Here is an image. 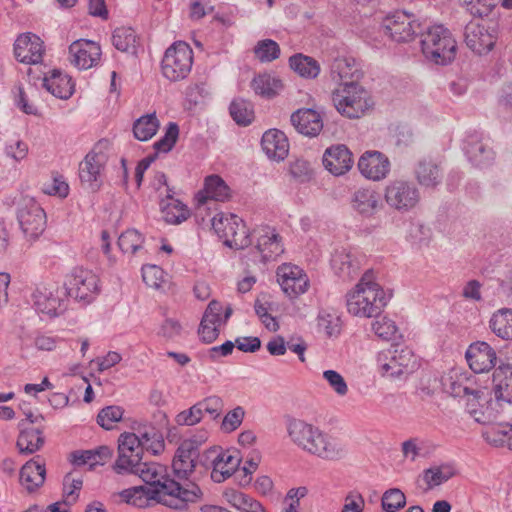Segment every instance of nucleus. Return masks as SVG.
I'll list each match as a JSON object with an SVG mask.
<instances>
[{"label":"nucleus","mask_w":512,"mask_h":512,"mask_svg":"<svg viewBox=\"0 0 512 512\" xmlns=\"http://www.w3.org/2000/svg\"><path fill=\"white\" fill-rule=\"evenodd\" d=\"M155 181L157 190L165 187V197L168 201H170L167 204H164V199L161 201V206L166 222L170 224H180L185 221L189 217V210L182 202L173 198L174 192L167 185L166 175L162 172H158L155 176Z\"/></svg>","instance_id":"a211bd4d"},{"label":"nucleus","mask_w":512,"mask_h":512,"mask_svg":"<svg viewBox=\"0 0 512 512\" xmlns=\"http://www.w3.org/2000/svg\"><path fill=\"white\" fill-rule=\"evenodd\" d=\"M230 197V188L219 175H210L206 177L204 189L198 194L200 203H204L206 199L215 201H226Z\"/></svg>","instance_id":"ea45409f"},{"label":"nucleus","mask_w":512,"mask_h":512,"mask_svg":"<svg viewBox=\"0 0 512 512\" xmlns=\"http://www.w3.org/2000/svg\"><path fill=\"white\" fill-rule=\"evenodd\" d=\"M143 447L136 433L124 432L118 438V457L113 465L117 474H130L142 462Z\"/></svg>","instance_id":"f8f14e48"},{"label":"nucleus","mask_w":512,"mask_h":512,"mask_svg":"<svg viewBox=\"0 0 512 512\" xmlns=\"http://www.w3.org/2000/svg\"><path fill=\"white\" fill-rule=\"evenodd\" d=\"M330 76L332 80L341 84H359L363 77V71L360 64L348 56L337 57L330 66Z\"/></svg>","instance_id":"5701e85b"},{"label":"nucleus","mask_w":512,"mask_h":512,"mask_svg":"<svg viewBox=\"0 0 512 512\" xmlns=\"http://www.w3.org/2000/svg\"><path fill=\"white\" fill-rule=\"evenodd\" d=\"M203 418L202 410L197 402L187 410H183L175 417L178 425L193 426L198 424Z\"/></svg>","instance_id":"69168bd1"},{"label":"nucleus","mask_w":512,"mask_h":512,"mask_svg":"<svg viewBox=\"0 0 512 512\" xmlns=\"http://www.w3.org/2000/svg\"><path fill=\"white\" fill-rule=\"evenodd\" d=\"M290 440L303 451L323 460L335 461L343 458L346 451L343 445L318 427L304 420L289 418L286 423Z\"/></svg>","instance_id":"f03ea898"},{"label":"nucleus","mask_w":512,"mask_h":512,"mask_svg":"<svg viewBox=\"0 0 512 512\" xmlns=\"http://www.w3.org/2000/svg\"><path fill=\"white\" fill-rule=\"evenodd\" d=\"M466 359L475 373H484L491 370L497 360L495 350L484 341L472 343L466 351Z\"/></svg>","instance_id":"4be33fe9"},{"label":"nucleus","mask_w":512,"mask_h":512,"mask_svg":"<svg viewBox=\"0 0 512 512\" xmlns=\"http://www.w3.org/2000/svg\"><path fill=\"white\" fill-rule=\"evenodd\" d=\"M464 151L471 163L483 167L494 159V152L487 147L478 133L469 134L465 140Z\"/></svg>","instance_id":"2f4dec72"},{"label":"nucleus","mask_w":512,"mask_h":512,"mask_svg":"<svg viewBox=\"0 0 512 512\" xmlns=\"http://www.w3.org/2000/svg\"><path fill=\"white\" fill-rule=\"evenodd\" d=\"M137 36L131 27L116 28L112 34L114 47L122 52L136 53Z\"/></svg>","instance_id":"09e8293b"},{"label":"nucleus","mask_w":512,"mask_h":512,"mask_svg":"<svg viewBox=\"0 0 512 512\" xmlns=\"http://www.w3.org/2000/svg\"><path fill=\"white\" fill-rule=\"evenodd\" d=\"M201 443L195 438H190L184 440L177 448L172 462V470L178 482L188 480L194 472Z\"/></svg>","instance_id":"ddd939ff"},{"label":"nucleus","mask_w":512,"mask_h":512,"mask_svg":"<svg viewBox=\"0 0 512 512\" xmlns=\"http://www.w3.org/2000/svg\"><path fill=\"white\" fill-rule=\"evenodd\" d=\"M232 119L240 126H248L254 119L253 104L245 99H234L229 107Z\"/></svg>","instance_id":"de8ad7c7"},{"label":"nucleus","mask_w":512,"mask_h":512,"mask_svg":"<svg viewBox=\"0 0 512 512\" xmlns=\"http://www.w3.org/2000/svg\"><path fill=\"white\" fill-rule=\"evenodd\" d=\"M119 496L124 502L137 508L148 507L151 500L162 504L160 492L143 485L124 489L119 493Z\"/></svg>","instance_id":"72a5a7b5"},{"label":"nucleus","mask_w":512,"mask_h":512,"mask_svg":"<svg viewBox=\"0 0 512 512\" xmlns=\"http://www.w3.org/2000/svg\"><path fill=\"white\" fill-rule=\"evenodd\" d=\"M377 365L383 377L399 379L413 372L416 358L408 347L392 346L378 353Z\"/></svg>","instance_id":"0eeeda50"},{"label":"nucleus","mask_w":512,"mask_h":512,"mask_svg":"<svg viewBox=\"0 0 512 512\" xmlns=\"http://www.w3.org/2000/svg\"><path fill=\"white\" fill-rule=\"evenodd\" d=\"M144 242L143 235L136 229H127L118 238V246L124 253L135 254Z\"/></svg>","instance_id":"864d4df0"},{"label":"nucleus","mask_w":512,"mask_h":512,"mask_svg":"<svg viewBox=\"0 0 512 512\" xmlns=\"http://www.w3.org/2000/svg\"><path fill=\"white\" fill-rule=\"evenodd\" d=\"M466 11L473 17H488L500 0H460Z\"/></svg>","instance_id":"603ef678"},{"label":"nucleus","mask_w":512,"mask_h":512,"mask_svg":"<svg viewBox=\"0 0 512 512\" xmlns=\"http://www.w3.org/2000/svg\"><path fill=\"white\" fill-rule=\"evenodd\" d=\"M290 175L298 182L305 183L312 179L313 169L311 164L304 159H296L290 163Z\"/></svg>","instance_id":"680f3d73"},{"label":"nucleus","mask_w":512,"mask_h":512,"mask_svg":"<svg viewBox=\"0 0 512 512\" xmlns=\"http://www.w3.org/2000/svg\"><path fill=\"white\" fill-rule=\"evenodd\" d=\"M280 52V46L272 39L260 40L254 47L255 57L262 63L276 60L279 58Z\"/></svg>","instance_id":"3c124183"},{"label":"nucleus","mask_w":512,"mask_h":512,"mask_svg":"<svg viewBox=\"0 0 512 512\" xmlns=\"http://www.w3.org/2000/svg\"><path fill=\"white\" fill-rule=\"evenodd\" d=\"M17 218L24 235L29 239H36L45 230L46 214L33 200L20 206Z\"/></svg>","instance_id":"dca6fc26"},{"label":"nucleus","mask_w":512,"mask_h":512,"mask_svg":"<svg viewBox=\"0 0 512 512\" xmlns=\"http://www.w3.org/2000/svg\"><path fill=\"white\" fill-rule=\"evenodd\" d=\"M381 504L384 511L397 512L406 505V496L400 489L391 488L384 492Z\"/></svg>","instance_id":"6e6d98bb"},{"label":"nucleus","mask_w":512,"mask_h":512,"mask_svg":"<svg viewBox=\"0 0 512 512\" xmlns=\"http://www.w3.org/2000/svg\"><path fill=\"white\" fill-rule=\"evenodd\" d=\"M112 456V450L108 446H100L91 450H77L71 453L70 461L75 466L88 464L90 468L96 465H104Z\"/></svg>","instance_id":"58836bf2"},{"label":"nucleus","mask_w":512,"mask_h":512,"mask_svg":"<svg viewBox=\"0 0 512 512\" xmlns=\"http://www.w3.org/2000/svg\"><path fill=\"white\" fill-rule=\"evenodd\" d=\"M43 86L52 95L60 99H68L74 93V83L71 77L59 70H53L43 79Z\"/></svg>","instance_id":"f704fd0d"},{"label":"nucleus","mask_w":512,"mask_h":512,"mask_svg":"<svg viewBox=\"0 0 512 512\" xmlns=\"http://www.w3.org/2000/svg\"><path fill=\"white\" fill-rule=\"evenodd\" d=\"M493 391L495 398L512 404V366L503 365L493 373Z\"/></svg>","instance_id":"e433bc0d"},{"label":"nucleus","mask_w":512,"mask_h":512,"mask_svg":"<svg viewBox=\"0 0 512 512\" xmlns=\"http://www.w3.org/2000/svg\"><path fill=\"white\" fill-rule=\"evenodd\" d=\"M336 110L350 119L362 117L374 105L369 92L360 84H341L332 92Z\"/></svg>","instance_id":"39448f33"},{"label":"nucleus","mask_w":512,"mask_h":512,"mask_svg":"<svg viewBox=\"0 0 512 512\" xmlns=\"http://www.w3.org/2000/svg\"><path fill=\"white\" fill-rule=\"evenodd\" d=\"M193 65V50L184 41H176L168 47L161 61L162 75L172 82L188 77Z\"/></svg>","instance_id":"423d86ee"},{"label":"nucleus","mask_w":512,"mask_h":512,"mask_svg":"<svg viewBox=\"0 0 512 512\" xmlns=\"http://www.w3.org/2000/svg\"><path fill=\"white\" fill-rule=\"evenodd\" d=\"M179 137V127L175 122H169L164 135L154 143L156 152L167 153L173 149Z\"/></svg>","instance_id":"13d9d810"},{"label":"nucleus","mask_w":512,"mask_h":512,"mask_svg":"<svg viewBox=\"0 0 512 512\" xmlns=\"http://www.w3.org/2000/svg\"><path fill=\"white\" fill-rule=\"evenodd\" d=\"M323 378L328 383L329 387L340 397H344L348 393V385L344 377L335 370H325Z\"/></svg>","instance_id":"0e129e2a"},{"label":"nucleus","mask_w":512,"mask_h":512,"mask_svg":"<svg viewBox=\"0 0 512 512\" xmlns=\"http://www.w3.org/2000/svg\"><path fill=\"white\" fill-rule=\"evenodd\" d=\"M445 391L453 397L472 396L471 401H479L483 392L478 389H472L459 380H453L452 377L444 382Z\"/></svg>","instance_id":"5fc2aeb1"},{"label":"nucleus","mask_w":512,"mask_h":512,"mask_svg":"<svg viewBox=\"0 0 512 512\" xmlns=\"http://www.w3.org/2000/svg\"><path fill=\"white\" fill-rule=\"evenodd\" d=\"M382 28L396 42H408L421 33L414 16L405 11H395L387 15L382 22Z\"/></svg>","instance_id":"4468645a"},{"label":"nucleus","mask_w":512,"mask_h":512,"mask_svg":"<svg viewBox=\"0 0 512 512\" xmlns=\"http://www.w3.org/2000/svg\"><path fill=\"white\" fill-rule=\"evenodd\" d=\"M251 87L257 95L272 98L282 88V82L271 75L263 74L253 78Z\"/></svg>","instance_id":"49530a36"},{"label":"nucleus","mask_w":512,"mask_h":512,"mask_svg":"<svg viewBox=\"0 0 512 512\" xmlns=\"http://www.w3.org/2000/svg\"><path fill=\"white\" fill-rule=\"evenodd\" d=\"M31 297L35 310L49 317L63 314L68 307L69 300L65 289L55 282L38 284Z\"/></svg>","instance_id":"1a4fd4ad"},{"label":"nucleus","mask_w":512,"mask_h":512,"mask_svg":"<svg viewBox=\"0 0 512 512\" xmlns=\"http://www.w3.org/2000/svg\"><path fill=\"white\" fill-rule=\"evenodd\" d=\"M261 146L269 159L282 161L289 152V141L284 132L278 129H269L264 132Z\"/></svg>","instance_id":"c756f323"},{"label":"nucleus","mask_w":512,"mask_h":512,"mask_svg":"<svg viewBox=\"0 0 512 512\" xmlns=\"http://www.w3.org/2000/svg\"><path fill=\"white\" fill-rule=\"evenodd\" d=\"M487 442L494 446H507L512 450V424L498 423L484 433Z\"/></svg>","instance_id":"a18cd8bd"},{"label":"nucleus","mask_w":512,"mask_h":512,"mask_svg":"<svg viewBox=\"0 0 512 512\" xmlns=\"http://www.w3.org/2000/svg\"><path fill=\"white\" fill-rule=\"evenodd\" d=\"M414 176L421 186L434 189L441 184L443 172L434 160L422 158L414 167Z\"/></svg>","instance_id":"7c9ffc66"},{"label":"nucleus","mask_w":512,"mask_h":512,"mask_svg":"<svg viewBox=\"0 0 512 512\" xmlns=\"http://www.w3.org/2000/svg\"><path fill=\"white\" fill-rule=\"evenodd\" d=\"M350 205L357 214L369 218L381 208L380 194L369 187L356 189L350 198Z\"/></svg>","instance_id":"393cba45"},{"label":"nucleus","mask_w":512,"mask_h":512,"mask_svg":"<svg viewBox=\"0 0 512 512\" xmlns=\"http://www.w3.org/2000/svg\"><path fill=\"white\" fill-rule=\"evenodd\" d=\"M244 416V409L241 406L235 407L224 416L221 429L228 433L236 430L242 424Z\"/></svg>","instance_id":"774afa93"},{"label":"nucleus","mask_w":512,"mask_h":512,"mask_svg":"<svg viewBox=\"0 0 512 512\" xmlns=\"http://www.w3.org/2000/svg\"><path fill=\"white\" fill-rule=\"evenodd\" d=\"M159 126L160 123L155 113L143 115L134 122L133 133L136 139L148 141L157 133Z\"/></svg>","instance_id":"37998d69"},{"label":"nucleus","mask_w":512,"mask_h":512,"mask_svg":"<svg viewBox=\"0 0 512 512\" xmlns=\"http://www.w3.org/2000/svg\"><path fill=\"white\" fill-rule=\"evenodd\" d=\"M70 62L78 69L95 66L101 57L100 45L94 41L79 39L69 46Z\"/></svg>","instance_id":"6ab92c4d"},{"label":"nucleus","mask_w":512,"mask_h":512,"mask_svg":"<svg viewBox=\"0 0 512 512\" xmlns=\"http://www.w3.org/2000/svg\"><path fill=\"white\" fill-rule=\"evenodd\" d=\"M257 249L264 262L275 259L284 251L281 237L274 229L269 227L262 228L259 231Z\"/></svg>","instance_id":"473e14b6"},{"label":"nucleus","mask_w":512,"mask_h":512,"mask_svg":"<svg viewBox=\"0 0 512 512\" xmlns=\"http://www.w3.org/2000/svg\"><path fill=\"white\" fill-rule=\"evenodd\" d=\"M277 281L283 292L290 298H297L309 288V279L300 267L284 263L277 268Z\"/></svg>","instance_id":"2eb2a0df"},{"label":"nucleus","mask_w":512,"mask_h":512,"mask_svg":"<svg viewBox=\"0 0 512 512\" xmlns=\"http://www.w3.org/2000/svg\"><path fill=\"white\" fill-rule=\"evenodd\" d=\"M489 327L499 338L512 341V309L501 308L493 313Z\"/></svg>","instance_id":"a19ab883"},{"label":"nucleus","mask_w":512,"mask_h":512,"mask_svg":"<svg viewBox=\"0 0 512 512\" xmlns=\"http://www.w3.org/2000/svg\"><path fill=\"white\" fill-rule=\"evenodd\" d=\"M20 432L16 447L21 455H31L40 451L45 443L44 427H25L24 421L19 423Z\"/></svg>","instance_id":"cd10ccee"},{"label":"nucleus","mask_w":512,"mask_h":512,"mask_svg":"<svg viewBox=\"0 0 512 512\" xmlns=\"http://www.w3.org/2000/svg\"><path fill=\"white\" fill-rule=\"evenodd\" d=\"M64 289L68 298L89 304L100 293L99 277L90 269L74 267L65 277Z\"/></svg>","instance_id":"6e6552de"},{"label":"nucleus","mask_w":512,"mask_h":512,"mask_svg":"<svg viewBox=\"0 0 512 512\" xmlns=\"http://www.w3.org/2000/svg\"><path fill=\"white\" fill-rule=\"evenodd\" d=\"M123 416V409L120 406H108L103 408L97 415V423L104 429L110 430L114 424L119 422Z\"/></svg>","instance_id":"052dcab7"},{"label":"nucleus","mask_w":512,"mask_h":512,"mask_svg":"<svg viewBox=\"0 0 512 512\" xmlns=\"http://www.w3.org/2000/svg\"><path fill=\"white\" fill-rule=\"evenodd\" d=\"M43 42L32 33L21 34L14 43L15 58L25 64H37L43 58Z\"/></svg>","instance_id":"aec40b11"},{"label":"nucleus","mask_w":512,"mask_h":512,"mask_svg":"<svg viewBox=\"0 0 512 512\" xmlns=\"http://www.w3.org/2000/svg\"><path fill=\"white\" fill-rule=\"evenodd\" d=\"M289 66L299 76L314 79L320 73L319 63L312 57L295 54L289 58Z\"/></svg>","instance_id":"79ce46f5"},{"label":"nucleus","mask_w":512,"mask_h":512,"mask_svg":"<svg viewBox=\"0 0 512 512\" xmlns=\"http://www.w3.org/2000/svg\"><path fill=\"white\" fill-rule=\"evenodd\" d=\"M358 169L365 178L380 181L390 172V161L379 151H366L358 161Z\"/></svg>","instance_id":"412c9836"},{"label":"nucleus","mask_w":512,"mask_h":512,"mask_svg":"<svg viewBox=\"0 0 512 512\" xmlns=\"http://www.w3.org/2000/svg\"><path fill=\"white\" fill-rule=\"evenodd\" d=\"M136 436L140 440L143 450L151 452L153 455H159L165 450V441L163 434L153 425H139L136 429Z\"/></svg>","instance_id":"4c0bfd02"},{"label":"nucleus","mask_w":512,"mask_h":512,"mask_svg":"<svg viewBox=\"0 0 512 512\" xmlns=\"http://www.w3.org/2000/svg\"><path fill=\"white\" fill-rule=\"evenodd\" d=\"M387 205L401 213L413 210L420 202L421 193L417 185L408 179H394L384 189Z\"/></svg>","instance_id":"9d476101"},{"label":"nucleus","mask_w":512,"mask_h":512,"mask_svg":"<svg viewBox=\"0 0 512 512\" xmlns=\"http://www.w3.org/2000/svg\"><path fill=\"white\" fill-rule=\"evenodd\" d=\"M213 469L211 478L216 483H221L238 471L240 458L227 452L219 453L212 461Z\"/></svg>","instance_id":"c9c22d12"},{"label":"nucleus","mask_w":512,"mask_h":512,"mask_svg":"<svg viewBox=\"0 0 512 512\" xmlns=\"http://www.w3.org/2000/svg\"><path fill=\"white\" fill-rule=\"evenodd\" d=\"M323 165L331 174L343 175L352 168V153L343 144L333 145L325 150Z\"/></svg>","instance_id":"b1692460"},{"label":"nucleus","mask_w":512,"mask_h":512,"mask_svg":"<svg viewBox=\"0 0 512 512\" xmlns=\"http://www.w3.org/2000/svg\"><path fill=\"white\" fill-rule=\"evenodd\" d=\"M464 37L467 47L479 55L491 51L496 43L494 30L472 21L465 26Z\"/></svg>","instance_id":"f3484780"},{"label":"nucleus","mask_w":512,"mask_h":512,"mask_svg":"<svg viewBox=\"0 0 512 512\" xmlns=\"http://www.w3.org/2000/svg\"><path fill=\"white\" fill-rule=\"evenodd\" d=\"M331 266L340 279L350 281L359 275L361 259L357 255L342 249L332 255Z\"/></svg>","instance_id":"c85d7f7f"},{"label":"nucleus","mask_w":512,"mask_h":512,"mask_svg":"<svg viewBox=\"0 0 512 512\" xmlns=\"http://www.w3.org/2000/svg\"><path fill=\"white\" fill-rule=\"evenodd\" d=\"M240 226H235L234 234L231 240L224 241V244L233 249H244L251 244L249 231L244 221H238Z\"/></svg>","instance_id":"e2e57ef3"},{"label":"nucleus","mask_w":512,"mask_h":512,"mask_svg":"<svg viewBox=\"0 0 512 512\" xmlns=\"http://www.w3.org/2000/svg\"><path fill=\"white\" fill-rule=\"evenodd\" d=\"M198 403L202 413L209 414L213 420H216L220 417L224 408V402L222 398L216 395L206 397Z\"/></svg>","instance_id":"338daca9"},{"label":"nucleus","mask_w":512,"mask_h":512,"mask_svg":"<svg viewBox=\"0 0 512 512\" xmlns=\"http://www.w3.org/2000/svg\"><path fill=\"white\" fill-rule=\"evenodd\" d=\"M420 44L426 59L439 64L451 63L457 52V43L451 31L443 25H433L420 33Z\"/></svg>","instance_id":"20e7f679"},{"label":"nucleus","mask_w":512,"mask_h":512,"mask_svg":"<svg viewBox=\"0 0 512 512\" xmlns=\"http://www.w3.org/2000/svg\"><path fill=\"white\" fill-rule=\"evenodd\" d=\"M138 475L147 487L156 489L162 496V504L173 509L182 510L189 503H195L202 498V491L194 482L182 484L171 478L167 468L156 462H141L130 473Z\"/></svg>","instance_id":"f257e3e1"},{"label":"nucleus","mask_w":512,"mask_h":512,"mask_svg":"<svg viewBox=\"0 0 512 512\" xmlns=\"http://www.w3.org/2000/svg\"><path fill=\"white\" fill-rule=\"evenodd\" d=\"M372 330L379 338L385 341L397 339L398 328L395 322L386 316L377 318L372 323Z\"/></svg>","instance_id":"4d7b16f0"},{"label":"nucleus","mask_w":512,"mask_h":512,"mask_svg":"<svg viewBox=\"0 0 512 512\" xmlns=\"http://www.w3.org/2000/svg\"><path fill=\"white\" fill-rule=\"evenodd\" d=\"M107 143H97L79 164V178L84 188L96 192L102 185V175L108 161Z\"/></svg>","instance_id":"9b49d317"},{"label":"nucleus","mask_w":512,"mask_h":512,"mask_svg":"<svg viewBox=\"0 0 512 512\" xmlns=\"http://www.w3.org/2000/svg\"><path fill=\"white\" fill-rule=\"evenodd\" d=\"M227 501L241 512H249L258 501L249 495L234 489L225 492Z\"/></svg>","instance_id":"bf43d9fd"},{"label":"nucleus","mask_w":512,"mask_h":512,"mask_svg":"<svg viewBox=\"0 0 512 512\" xmlns=\"http://www.w3.org/2000/svg\"><path fill=\"white\" fill-rule=\"evenodd\" d=\"M238 221H243L240 217L235 214H230L225 216L223 213L216 214L212 218V228L219 236V238L224 241L231 240L232 235L235 231V226H240Z\"/></svg>","instance_id":"c03bdc74"},{"label":"nucleus","mask_w":512,"mask_h":512,"mask_svg":"<svg viewBox=\"0 0 512 512\" xmlns=\"http://www.w3.org/2000/svg\"><path fill=\"white\" fill-rule=\"evenodd\" d=\"M366 272L353 290L346 294L348 312L357 317H378L386 305L384 290Z\"/></svg>","instance_id":"7ed1b4c3"},{"label":"nucleus","mask_w":512,"mask_h":512,"mask_svg":"<svg viewBox=\"0 0 512 512\" xmlns=\"http://www.w3.org/2000/svg\"><path fill=\"white\" fill-rule=\"evenodd\" d=\"M455 474L454 468L450 465H440L424 470L423 479L429 489L439 486L448 481Z\"/></svg>","instance_id":"8fccbe9b"},{"label":"nucleus","mask_w":512,"mask_h":512,"mask_svg":"<svg viewBox=\"0 0 512 512\" xmlns=\"http://www.w3.org/2000/svg\"><path fill=\"white\" fill-rule=\"evenodd\" d=\"M295 129L308 137H315L323 129L322 115L312 108H301L293 112L290 117Z\"/></svg>","instance_id":"bb28decb"},{"label":"nucleus","mask_w":512,"mask_h":512,"mask_svg":"<svg viewBox=\"0 0 512 512\" xmlns=\"http://www.w3.org/2000/svg\"><path fill=\"white\" fill-rule=\"evenodd\" d=\"M46 479L45 462L37 455L27 461L20 469L19 482L29 493L43 486Z\"/></svg>","instance_id":"a878e982"}]
</instances>
